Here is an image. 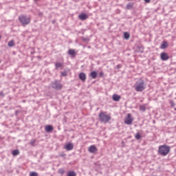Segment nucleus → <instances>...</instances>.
<instances>
[{
	"label": "nucleus",
	"instance_id": "423d86ee",
	"mask_svg": "<svg viewBox=\"0 0 176 176\" xmlns=\"http://www.w3.org/2000/svg\"><path fill=\"white\" fill-rule=\"evenodd\" d=\"M133 118H131V114L129 113L124 120L125 124H131L133 123Z\"/></svg>",
	"mask_w": 176,
	"mask_h": 176
},
{
	"label": "nucleus",
	"instance_id": "6ab92c4d",
	"mask_svg": "<svg viewBox=\"0 0 176 176\" xmlns=\"http://www.w3.org/2000/svg\"><path fill=\"white\" fill-rule=\"evenodd\" d=\"M124 38L125 39H129L130 38V34H129V32H124Z\"/></svg>",
	"mask_w": 176,
	"mask_h": 176
},
{
	"label": "nucleus",
	"instance_id": "f8f14e48",
	"mask_svg": "<svg viewBox=\"0 0 176 176\" xmlns=\"http://www.w3.org/2000/svg\"><path fill=\"white\" fill-rule=\"evenodd\" d=\"M79 78L80 80H82V82H85L86 80V74L82 72L79 74Z\"/></svg>",
	"mask_w": 176,
	"mask_h": 176
},
{
	"label": "nucleus",
	"instance_id": "6e6552de",
	"mask_svg": "<svg viewBox=\"0 0 176 176\" xmlns=\"http://www.w3.org/2000/svg\"><path fill=\"white\" fill-rule=\"evenodd\" d=\"M65 148L67 151H72L74 149V144L72 143H67L65 144Z\"/></svg>",
	"mask_w": 176,
	"mask_h": 176
},
{
	"label": "nucleus",
	"instance_id": "5701e85b",
	"mask_svg": "<svg viewBox=\"0 0 176 176\" xmlns=\"http://www.w3.org/2000/svg\"><path fill=\"white\" fill-rule=\"evenodd\" d=\"M146 109V107H145V105H141L140 107V111H142V112H145Z\"/></svg>",
	"mask_w": 176,
	"mask_h": 176
},
{
	"label": "nucleus",
	"instance_id": "b1692460",
	"mask_svg": "<svg viewBox=\"0 0 176 176\" xmlns=\"http://www.w3.org/2000/svg\"><path fill=\"white\" fill-rule=\"evenodd\" d=\"M133 3H128L126 5V9L130 10V9H131L133 8Z\"/></svg>",
	"mask_w": 176,
	"mask_h": 176
},
{
	"label": "nucleus",
	"instance_id": "4468645a",
	"mask_svg": "<svg viewBox=\"0 0 176 176\" xmlns=\"http://www.w3.org/2000/svg\"><path fill=\"white\" fill-rule=\"evenodd\" d=\"M113 101H119V100H120V96L117 95V94H113Z\"/></svg>",
	"mask_w": 176,
	"mask_h": 176
},
{
	"label": "nucleus",
	"instance_id": "c756f323",
	"mask_svg": "<svg viewBox=\"0 0 176 176\" xmlns=\"http://www.w3.org/2000/svg\"><path fill=\"white\" fill-rule=\"evenodd\" d=\"M144 2H146V3H149V2H151V0H144Z\"/></svg>",
	"mask_w": 176,
	"mask_h": 176
},
{
	"label": "nucleus",
	"instance_id": "1a4fd4ad",
	"mask_svg": "<svg viewBox=\"0 0 176 176\" xmlns=\"http://www.w3.org/2000/svg\"><path fill=\"white\" fill-rule=\"evenodd\" d=\"M89 152L90 153H95V152H97V147L94 145L90 146L89 148Z\"/></svg>",
	"mask_w": 176,
	"mask_h": 176
},
{
	"label": "nucleus",
	"instance_id": "0eeeda50",
	"mask_svg": "<svg viewBox=\"0 0 176 176\" xmlns=\"http://www.w3.org/2000/svg\"><path fill=\"white\" fill-rule=\"evenodd\" d=\"M160 57H161V60H162V61H167V60H168L170 58V56H168V54H167V53H166V52H162Z\"/></svg>",
	"mask_w": 176,
	"mask_h": 176
},
{
	"label": "nucleus",
	"instance_id": "9d476101",
	"mask_svg": "<svg viewBox=\"0 0 176 176\" xmlns=\"http://www.w3.org/2000/svg\"><path fill=\"white\" fill-rule=\"evenodd\" d=\"M45 130L46 133H50V131H53V126L52 125H46L45 126Z\"/></svg>",
	"mask_w": 176,
	"mask_h": 176
},
{
	"label": "nucleus",
	"instance_id": "cd10ccee",
	"mask_svg": "<svg viewBox=\"0 0 176 176\" xmlns=\"http://www.w3.org/2000/svg\"><path fill=\"white\" fill-rule=\"evenodd\" d=\"M62 76H67V72H62Z\"/></svg>",
	"mask_w": 176,
	"mask_h": 176
},
{
	"label": "nucleus",
	"instance_id": "f03ea898",
	"mask_svg": "<svg viewBox=\"0 0 176 176\" xmlns=\"http://www.w3.org/2000/svg\"><path fill=\"white\" fill-rule=\"evenodd\" d=\"M170 146L166 144L160 146L158 148L159 155H161V156H167L170 153Z\"/></svg>",
	"mask_w": 176,
	"mask_h": 176
},
{
	"label": "nucleus",
	"instance_id": "393cba45",
	"mask_svg": "<svg viewBox=\"0 0 176 176\" xmlns=\"http://www.w3.org/2000/svg\"><path fill=\"white\" fill-rule=\"evenodd\" d=\"M30 176H38V173H36V172H30Z\"/></svg>",
	"mask_w": 176,
	"mask_h": 176
},
{
	"label": "nucleus",
	"instance_id": "2eb2a0df",
	"mask_svg": "<svg viewBox=\"0 0 176 176\" xmlns=\"http://www.w3.org/2000/svg\"><path fill=\"white\" fill-rule=\"evenodd\" d=\"M12 156H17L18 155H20V151L17 149L12 151Z\"/></svg>",
	"mask_w": 176,
	"mask_h": 176
},
{
	"label": "nucleus",
	"instance_id": "20e7f679",
	"mask_svg": "<svg viewBox=\"0 0 176 176\" xmlns=\"http://www.w3.org/2000/svg\"><path fill=\"white\" fill-rule=\"evenodd\" d=\"M19 20L23 25H27L31 23V19L30 17H27L26 16L21 15L19 17Z\"/></svg>",
	"mask_w": 176,
	"mask_h": 176
},
{
	"label": "nucleus",
	"instance_id": "f3484780",
	"mask_svg": "<svg viewBox=\"0 0 176 176\" xmlns=\"http://www.w3.org/2000/svg\"><path fill=\"white\" fill-rule=\"evenodd\" d=\"M67 176H76V173L75 171L71 170L67 173Z\"/></svg>",
	"mask_w": 176,
	"mask_h": 176
},
{
	"label": "nucleus",
	"instance_id": "7ed1b4c3",
	"mask_svg": "<svg viewBox=\"0 0 176 176\" xmlns=\"http://www.w3.org/2000/svg\"><path fill=\"white\" fill-rule=\"evenodd\" d=\"M99 119L102 123H108L111 120V116L105 114V113L100 112L99 113Z\"/></svg>",
	"mask_w": 176,
	"mask_h": 176
},
{
	"label": "nucleus",
	"instance_id": "39448f33",
	"mask_svg": "<svg viewBox=\"0 0 176 176\" xmlns=\"http://www.w3.org/2000/svg\"><path fill=\"white\" fill-rule=\"evenodd\" d=\"M52 86L53 89H56L57 90H60V89H62V87H63L61 84H60V82L57 81V80L52 82Z\"/></svg>",
	"mask_w": 176,
	"mask_h": 176
},
{
	"label": "nucleus",
	"instance_id": "2f4dec72",
	"mask_svg": "<svg viewBox=\"0 0 176 176\" xmlns=\"http://www.w3.org/2000/svg\"><path fill=\"white\" fill-rule=\"evenodd\" d=\"M34 1L36 2V1H39V0H34Z\"/></svg>",
	"mask_w": 176,
	"mask_h": 176
},
{
	"label": "nucleus",
	"instance_id": "bb28decb",
	"mask_svg": "<svg viewBox=\"0 0 176 176\" xmlns=\"http://www.w3.org/2000/svg\"><path fill=\"white\" fill-rule=\"evenodd\" d=\"M34 144H35V140H31V142H30V145L34 146Z\"/></svg>",
	"mask_w": 176,
	"mask_h": 176
},
{
	"label": "nucleus",
	"instance_id": "aec40b11",
	"mask_svg": "<svg viewBox=\"0 0 176 176\" xmlns=\"http://www.w3.org/2000/svg\"><path fill=\"white\" fill-rule=\"evenodd\" d=\"M55 67L56 69H58V68H61V67H63V63H57L55 64Z\"/></svg>",
	"mask_w": 176,
	"mask_h": 176
},
{
	"label": "nucleus",
	"instance_id": "a878e982",
	"mask_svg": "<svg viewBox=\"0 0 176 176\" xmlns=\"http://www.w3.org/2000/svg\"><path fill=\"white\" fill-rule=\"evenodd\" d=\"M65 171L63 170V169H60L59 170V174H61L63 175V174H64Z\"/></svg>",
	"mask_w": 176,
	"mask_h": 176
},
{
	"label": "nucleus",
	"instance_id": "c85d7f7f",
	"mask_svg": "<svg viewBox=\"0 0 176 176\" xmlns=\"http://www.w3.org/2000/svg\"><path fill=\"white\" fill-rule=\"evenodd\" d=\"M103 75H104V73L102 72H100V74H99L100 76H103Z\"/></svg>",
	"mask_w": 176,
	"mask_h": 176
},
{
	"label": "nucleus",
	"instance_id": "ddd939ff",
	"mask_svg": "<svg viewBox=\"0 0 176 176\" xmlns=\"http://www.w3.org/2000/svg\"><path fill=\"white\" fill-rule=\"evenodd\" d=\"M90 76L91 77L92 79H96L97 78V72L93 71L90 74Z\"/></svg>",
	"mask_w": 176,
	"mask_h": 176
},
{
	"label": "nucleus",
	"instance_id": "412c9836",
	"mask_svg": "<svg viewBox=\"0 0 176 176\" xmlns=\"http://www.w3.org/2000/svg\"><path fill=\"white\" fill-rule=\"evenodd\" d=\"M135 140H141V138H142L141 134H140V133H137L135 135Z\"/></svg>",
	"mask_w": 176,
	"mask_h": 176
},
{
	"label": "nucleus",
	"instance_id": "9b49d317",
	"mask_svg": "<svg viewBox=\"0 0 176 176\" xmlns=\"http://www.w3.org/2000/svg\"><path fill=\"white\" fill-rule=\"evenodd\" d=\"M80 20H82V21H85V20H87L88 16L87 14H86L85 13H82L80 14L79 16H78Z\"/></svg>",
	"mask_w": 176,
	"mask_h": 176
},
{
	"label": "nucleus",
	"instance_id": "dca6fc26",
	"mask_svg": "<svg viewBox=\"0 0 176 176\" xmlns=\"http://www.w3.org/2000/svg\"><path fill=\"white\" fill-rule=\"evenodd\" d=\"M67 53L68 54H69V56H75L76 54L75 50H72V49L69 50Z\"/></svg>",
	"mask_w": 176,
	"mask_h": 176
},
{
	"label": "nucleus",
	"instance_id": "473e14b6",
	"mask_svg": "<svg viewBox=\"0 0 176 176\" xmlns=\"http://www.w3.org/2000/svg\"><path fill=\"white\" fill-rule=\"evenodd\" d=\"M1 61L0 60V64H1Z\"/></svg>",
	"mask_w": 176,
	"mask_h": 176
},
{
	"label": "nucleus",
	"instance_id": "4be33fe9",
	"mask_svg": "<svg viewBox=\"0 0 176 176\" xmlns=\"http://www.w3.org/2000/svg\"><path fill=\"white\" fill-rule=\"evenodd\" d=\"M8 46L9 47H12V46H14V41L11 40L8 42Z\"/></svg>",
	"mask_w": 176,
	"mask_h": 176
},
{
	"label": "nucleus",
	"instance_id": "f257e3e1",
	"mask_svg": "<svg viewBox=\"0 0 176 176\" xmlns=\"http://www.w3.org/2000/svg\"><path fill=\"white\" fill-rule=\"evenodd\" d=\"M134 87L136 91L141 92L146 89V85L144 80L140 79L135 83Z\"/></svg>",
	"mask_w": 176,
	"mask_h": 176
},
{
	"label": "nucleus",
	"instance_id": "7c9ffc66",
	"mask_svg": "<svg viewBox=\"0 0 176 176\" xmlns=\"http://www.w3.org/2000/svg\"><path fill=\"white\" fill-rule=\"evenodd\" d=\"M117 68H120V65H117Z\"/></svg>",
	"mask_w": 176,
	"mask_h": 176
},
{
	"label": "nucleus",
	"instance_id": "a211bd4d",
	"mask_svg": "<svg viewBox=\"0 0 176 176\" xmlns=\"http://www.w3.org/2000/svg\"><path fill=\"white\" fill-rule=\"evenodd\" d=\"M167 46H168L167 45V42H163L161 45V49H166V47H167Z\"/></svg>",
	"mask_w": 176,
	"mask_h": 176
}]
</instances>
